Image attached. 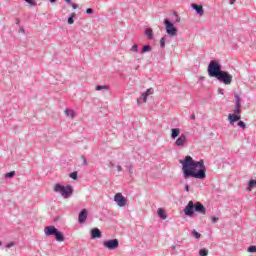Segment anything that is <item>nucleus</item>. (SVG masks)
Returning a JSON list of instances; mask_svg holds the SVG:
<instances>
[{
    "label": "nucleus",
    "mask_w": 256,
    "mask_h": 256,
    "mask_svg": "<svg viewBox=\"0 0 256 256\" xmlns=\"http://www.w3.org/2000/svg\"><path fill=\"white\" fill-rule=\"evenodd\" d=\"M182 164V173L184 179H200L203 180L207 177V167L205 166V161L201 159L200 161L193 160V157L186 156L183 160L179 161Z\"/></svg>",
    "instance_id": "nucleus-1"
},
{
    "label": "nucleus",
    "mask_w": 256,
    "mask_h": 256,
    "mask_svg": "<svg viewBox=\"0 0 256 256\" xmlns=\"http://www.w3.org/2000/svg\"><path fill=\"white\" fill-rule=\"evenodd\" d=\"M196 213H200V215H207V208L201 202L194 203L193 201H189L186 207L184 208V214L187 217H193Z\"/></svg>",
    "instance_id": "nucleus-2"
},
{
    "label": "nucleus",
    "mask_w": 256,
    "mask_h": 256,
    "mask_svg": "<svg viewBox=\"0 0 256 256\" xmlns=\"http://www.w3.org/2000/svg\"><path fill=\"white\" fill-rule=\"evenodd\" d=\"M54 193H60L64 199H69L73 195V186L56 183L53 187Z\"/></svg>",
    "instance_id": "nucleus-3"
},
{
    "label": "nucleus",
    "mask_w": 256,
    "mask_h": 256,
    "mask_svg": "<svg viewBox=\"0 0 256 256\" xmlns=\"http://www.w3.org/2000/svg\"><path fill=\"white\" fill-rule=\"evenodd\" d=\"M221 63L219 60H212L208 65V75L209 77H214L215 79L218 78L219 74L222 72Z\"/></svg>",
    "instance_id": "nucleus-4"
},
{
    "label": "nucleus",
    "mask_w": 256,
    "mask_h": 256,
    "mask_svg": "<svg viewBox=\"0 0 256 256\" xmlns=\"http://www.w3.org/2000/svg\"><path fill=\"white\" fill-rule=\"evenodd\" d=\"M216 79H218L220 83H224V85H231V83H233V75L224 70L218 74Z\"/></svg>",
    "instance_id": "nucleus-5"
},
{
    "label": "nucleus",
    "mask_w": 256,
    "mask_h": 256,
    "mask_svg": "<svg viewBox=\"0 0 256 256\" xmlns=\"http://www.w3.org/2000/svg\"><path fill=\"white\" fill-rule=\"evenodd\" d=\"M103 246L106 249H109V251H114V249H117L119 247V240L118 239L106 240L103 242Z\"/></svg>",
    "instance_id": "nucleus-6"
},
{
    "label": "nucleus",
    "mask_w": 256,
    "mask_h": 256,
    "mask_svg": "<svg viewBox=\"0 0 256 256\" xmlns=\"http://www.w3.org/2000/svg\"><path fill=\"white\" fill-rule=\"evenodd\" d=\"M114 201L118 207H125V205H127V198H125L121 193L115 194Z\"/></svg>",
    "instance_id": "nucleus-7"
},
{
    "label": "nucleus",
    "mask_w": 256,
    "mask_h": 256,
    "mask_svg": "<svg viewBox=\"0 0 256 256\" xmlns=\"http://www.w3.org/2000/svg\"><path fill=\"white\" fill-rule=\"evenodd\" d=\"M164 25L166 33H177V27H175V24L168 18L164 19Z\"/></svg>",
    "instance_id": "nucleus-8"
},
{
    "label": "nucleus",
    "mask_w": 256,
    "mask_h": 256,
    "mask_svg": "<svg viewBox=\"0 0 256 256\" xmlns=\"http://www.w3.org/2000/svg\"><path fill=\"white\" fill-rule=\"evenodd\" d=\"M176 147H185L187 145V135L181 134L175 141Z\"/></svg>",
    "instance_id": "nucleus-9"
},
{
    "label": "nucleus",
    "mask_w": 256,
    "mask_h": 256,
    "mask_svg": "<svg viewBox=\"0 0 256 256\" xmlns=\"http://www.w3.org/2000/svg\"><path fill=\"white\" fill-rule=\"evenodd\" d=\"M176 35H177V33H168V35L162 37L160 39L161 49H165V42L168 41V39H173V37H175Z\"/></svg>",
    "instance_id": "nucleus-10"
},
{
    "label": "nucleus",
    "mask_w": 256,
    "mask_h": 256,
    "mask_svg": "<svg viewBox=\"0 0 256 256\" xmlns=\"http://www.w3.org/2000/svg\"><path fill=\"white\" fill-rule=\"evenodd\" d=\"M59 229H57L55 226H47L44 229V233L46 237H51V235H55Z\"/></svg>",
    "instance_id": "nucleus-11"
},
{
    "label": "nucleus",
    "mask_w": 256,
    "mask_h": 256,
    "mask_svg": "<svg viewBox=\"0 0 256 256\" xmlns=\"http://www.w3.org/2000/svg\"><path fill=\"white\" fill-rule=\"evenodd\" d=\"M191 7L195 11L196 15H200V16L204 15L205 10H203V6L202 5H198V4L192 3Z\"/></svg>",
    "instance_id": "nucleus-12"
},
{
    "label": "nucleus",
    "mask_w": 256,
    "mask_h": 256,
    "mask_svg": "<svg viewBox=\"0 0 256 256\" xmlns=\"http://www.w3.org/2000/svg\"><path fill=\"white\" fill-rule=\"evenodd\" d=\"M228 121H230V125H235L237 121H241V114H229Z\"/></svg>",
    "instance_id": "nucleus-13"
},
{
    "label": "nucleus",
    "mask_w": 256,
    "mask_h": 256,
    "mask_svg": "<svg viewBox=\"0 0 256 256\" xmlns=\"http://www.w3.org/2000/svg\"><path fill=\"white\" fill-rule=\"evenodd\" d=\"M87 209H82L78 215V222L79 223H85V221H87Z\"/></svg>",
    "instance_id": "nucleus-14"
},
{
    "label": "nucleus",
    "mask_w": 256,
    "mask_h": 256,
    "mask_svg": "<svg viewBox=\"0 0 256 256\" xmlns=\"http://www.w3.org/2000/svg\"><path fill=\"white\" fill-rule=\"evenodd\" d=\"M91 239H101V230L94 228L91 230Z\"/></svg>",
    "instance_id": "nucleus-15"
},
{
    "label": "nucleus",
    "mask_w": 256,
    "mask_h": 256,
    "mask_svg": "<svg viewBox=\"0 0 256 256\" xmlns=\"http://www.w3.org/2000/svg\"><path fill=\"white\" fill-rule=\"evenodd\" d=\"M180 134H181V129H179V128L171 129V139H173V140L177 139Z\"/></svg>",
    "instance_id": "nucleus-16"
},
{
    "label": "nucleus",
    "mask_w": 256,
    "mask_h": 256,
    "mask_svg": "<svg viewBox=\"0 0 256 256\" xmlns=\"http://www.w3.org/2000/svg\"><path fill=\"white\" fill-rule=\"evenodd\" d=\"M54 236H55L56 241H58V242L65 241V235H63L62 232L59 230L54 234Z\"/></svg>",
    "instance_id": "nucleus-17"
},
{
    "label": "nucleus",
    "mask_w": 256,
    "mask_h": 256,
    "mask_svg": "<svg viewBox=\"0 0 256 256\" xmlns=\"http://www.w3.org/2000/svg\"><path fill=\"white\" fill-rule=\"evenodd\" d=\"M147 94L142 93L141 97L137 99V105H141V103H147Z\"/></svg>",
    "instance_id": "nucleus-18"
},
{
    "label": "nucleus",
    "mask_w": 256,
    "mask_h": 256,
    "mask_svg": "<svg viewBox=\"0 0 256 256\" xmlns=\"http://www.w3.org/2000/svg\"><path fill=\"white\" fill-rule=\"evenodd\" d=\"M65 115H67V117H71V119H75V111L74 110H69L66 109L64 111Z\"/></svg>",
    "instance_id": "nucleus-19"
},
{
    "label": "nucleus",
    "mask_w": 256,
    "mask_h": 256,
    "mask_svg": "<svg viewBox=\"0 0 256 256\" xmlns=\"http://www.w3.org/2000/svg\"><path fill=\"white\" fill-rule=\"evenodd\" d=\"M158 216L160 219H167V215L165 214V210L163 208L158 209Z\"/></svg>",
    "instance_id": "nucleus-20"
},
{
    "label": "nucleus",
    "mask_w": 256,
    "mask_h": 256,
    "mask_svg": "<svg viewBox=\"0 0 256 256\" xmlns=\"http://www.w3.org/2000/svg\"><path fill=\"white\" fill-rule=\"evenodd\" d=\"M151 52V45H144L140 53H149Z\"/></svg>",
    "instance_id": "nucleus-21"
},
{
    "label": "nucleus",
    "mask_w": 256,
    "mask_h": 256,
    "mask_svg": "<svg viewBox=\"0 0 256 256\" xmlns=\"http://www.w3.org/2000/svg\"><path fill=\"white\" fill-rule=\"evenodd\" d=\"M234 97H235V99H236L235 106L241 107V97L239 96V94L235 93V94H234Z\"/></svg>",
    "instance_id": "nucleus-22"
},
{
    "label": "nucleus",
    "mask_w": 256,
    "mask_h": 256,
    "mask_svg": "<svg viewBox=\"0 0 256 256\" xmlns=\"http://www.w3.org/2000/svg\"><path fill=\"white\" fill-rule=\"evenodd\" d=\"M199 255L200 256H207V255H209V250H207V248H201L199 250Z\"/></svg>",
    "instance_id": "nucleus-23"
},
{
    "label": "nucleus",
    "mask_w": 256,
    "mask_h": 256,
    "mask_svg": "<svg viewBox=\"0 0 256 256\" xmlns=\"http://www.w3.org/2000/svg\"><path fill=\"white\" fill-rule=\"evenodd\" d=\"M172 15H174L175 19V23H180L181 22V17H179V14H177V12L173 11Z\"/></svg>",
    "instance_id": "nucleus-24"
},
{
    "label": "nucleus",
    "mask_w": 256,
    "mask_h": 256,
    "mask_svg": "<svg viewBox=\"0 0 256 256\" xmlns=\"http://www.w3.org/2000/svg\"><path fill=\"white\" fill-rule=\"evenodd\" d=\"M15 177V171H11L5 174L6 179H13Z\"/></svg>",
    "instance_id": "nucleus-25"
},
{
    "label": "nucleus",
    "mask_w": 256,
    "mask_h": 256,
    "mask_svg": "<svg viewBox=\"0 0 256 256\" xmlns=\"http://www.w3.org/2000/svg\"><path fill=\"white\" fill-rule=\"evenodd\" d=\"M192 235L195 237V239H201V234L195 229L192 230Z\"/></svg>",
    "instance_id": "nucleus-26"
},
{
    "label": "nucleus",
    "mask_w": 256,
    "mask_h": 256,
    "mask_svg": "<svg viewBox=\"0 0 256 256\" xmlns=\"http://www.w3.org/2000/svg\"><path fill=\"white\" fill-rule=\"evenodd\" d=\"M103 89H109V86L107 85H97L96 91H103Z\"/></svg>",
    "instance_id": "nucleus-27"
},
{
    "label": "nucleus",
    "mask_w": 256,
    "mask_h": 256,
    "mask_svg": "<svg viewBox=\"0 0 256 256\" xmlns=\"http://www.w3.org/2000/svg\"><path fill=\"white\" fill-rule=\"evenodd\" d=\"M232 115H241V106H235L234 113Z\"/></svg>",
    "instance_id": "nucleus-28"
},
{
    "label": "nucleus",
    "mask_w": 256,
    "mask_h": 256,
    "mask_svg": "<svg viewBox=\"0 0 256 256\" xmlns=\"http://www.w3.org/2000/svg\"><path fill=\"white\" fill-rule=\"evenodd\" d=\"M153 93H155V90H153V88H149L144 92L147 97H149V95H153Z\"/></svg>",
    "instance_id": "nucleus-29"
},
{
    "label": "nucleus",
    "mask_w": 256,
    "mask_h": 256,
    "mask_svg": "<svg viewBox=\"0 0 256 256\" xmlns=\"http://www.w3.org/2000/svg\"><path fill=\"white\" fill-rule=\"evenodd\" d=\"M125 167L130 173V175H133V164H127Z\"/></svg>",
    "instance_id": "nucleus-30"
},
{
    "label": "nucleus",
    "mask_w": 256,
    "mask_h": 256,
    "mask_svg": "<svg viewBox=\"0 0 256 256\" xmlns=\"http://www.w3.org/2000/svg\"><path fill=\"white\" fill-rule=\"evenodd\" d=\"M238 127H241V129H247V124H245V122H243V121H239Z\"/></svg>",
    "instance_id": "nucleus-31"
},
{
    "label": "nucleus",
    "mask_w": 256,
    "mask_h": 256,
    "mask_svg": "<svg viewBox=\"0 0 256 256\" xmlns=\"http://www.w3.org/2000/svg\"><path fill=\"white\" fill-rule=\"evenodd\" d=\"M77 175H78L77 171H75V172L70 173L69 177L71 179H74V181H77Z\"/></svg>",
    "instance_id": "nucleus-32"
},
{
    "label": "nucleus",
    "mask_w": 256,
    "mask_h": 256,
    "mask_svg": "<svg viewBox=\"0 0 256 256\" xmlns=\"http://www.w3.org/2000/svg\"><path fill=\"white\" fill-rule=\"evenodd\" d=\"M26 3H28L30 7H35V5H37V2L35 0H27Z\"/></svg>",
    "instance_id": "nucleus-33"
},
{
    "label": "nucleus",
    "mask_w": 256,
    "mask_h": 256,
    "mask_svg": "<svg viewBox=\"0 0 256 256\" xmlns=\"http://www.w3.org/2000/svg\"><path fill=\"white\" fill-rule=\"evenodd\" d=\"M248 253H256V246L248 247Z\"/></svg>",
    "instance_id": "nucleus-34"
},
{
    "label": "nucleus",
    "mask_w": 256,
    "mask_h": 256,
    "mask_svg": "<svg viewBox=\"0 0 256 256\" xmlns=\"http://www.w3.org/2000/svg\"><path fill=\"white\" fill-rule=\"evenodd\" d=\"M131 51H134V53L139 52V48H138L137 44H134V45L132 46Z\"/></svg>",
    "instance_id": "nucleus-35"
},
{
    "label": "nucleus",
    "mask_w": 256,
    "mask_h": 256,
    "mask_svg": "<svg viewBox=\"0 0 256 256\" xmlns=\"http://www.w3.org/2000/svg\"><path fill=\"white\" fill-rule=\"evenodd\" d=\"M86 13H87V15H93V13H95V12L93 11L92 8H87Z\"/></svg>",
    "instance_id": "nucleus-36"
},
{
    "label": "nucleus",
    "mask_w": 256,
    "mask_h": 256,
    "mask_svg": "<svg viewBox=\"0 0 256 256\" xmlns=\"http://www.w3.org/2000/svg\"><path fill=\"white\" fill-rule=\"evenodd\" d=\"M73 23H75V20L73 19V17L69 16L68 25H73Z\"/></svg>",
    "instance_id": "nucleus-37"
},
{
    "label": "nucleus",
    "mask_w": 256,
    "mask_h": 256,
    "mask_svg": "<svg viewBox=\"0 0 256 256\" xmlns=\"http://www.w3.org/2000/svg\"><path fill=\"white\" fill-rule=\"evenodd\" d=\"M81 159L83 161V165L84 167H87L88 163H87V158H85V156H81Z\"/></svg>",
    "instance_id": "nucleus-38"
},
{
    "label": "nucleus",
    "mask_w": 256,
    "mask_h": 256,
    "mask_svg": "<svg viewBox=\"0 0 256 256\" xmlns=\"http://www.w3.org/2000/svg\"><path fill=\"white\" fill-rule=\"evenodd\" d=\"M7 249H11V247H15V242H9L7 245H6Z\"/></svg>",
    "instance_id": "nucleus-39"
},
{
    "label": "nucleus",
    "mask_w": 256,
    "mask_h": 256,
    "mask_svg": "<svg viewBox=\"0 0 256 256\" xmlns=\"http://www.w3.org/2000/svg\"><path fill=\"white\" fill-rule=\"evenodd\" d=\"M219 221V218L218 217H215V216H212L211 217V222L212 223H217Z\"/></svg>",
    "instance_id": "nucleus-40"
},
{
    "label": "nucleus",
    "mask_w": 256,
    "mask_h": 256,
    "mask_svg": "<svg viewBox=\"0 0 256 256\" xmlns=\"http://www.w3.org/2000/svg\"><path fill=\"white\" fill-rule=\"evenodd\" d=\"M144 33H153L152 28H145Z\"/></svg>",
    "instance_id": "nucleus-41"
},
{
    "label": "nucleus",
    "mask_w": 256,
    "mask_h": 256,
    "mask_svg": "<svg viewBox=\"0 0 256 256\" xmlns=\"http://www.w3.org/2000/svg\"><path fill=\"white\" fill-rule=\"evenodd\" d=\"M72 9H78L79 8V5L75 4V3H72L70 4Z\"/></svg>",
    "instance_id": "nucleus-42"
},
{
    "label": "nucleus",
    "mask_w": 256,
    "mask_h": 256,
    "mask_svg": "<svg viewBox=\"0 0 256 256\" xmlns=\"http://www.w3.org/2000/svg\"><path fill=\"white\" fill-rule=\"evenodd\" d=\"M218 93H219V95H224L225 90H223L222 88H219L218 89Z\"/></svg>",
    "instance_id": "nucleus-43"
},
{
    "label": "nucleus",
    "mask_w": 256,
    "mask_h": 256,
    "mask_svg": "<svg viewBox=\"0 0 256 256\" xmlns=\"http://www.w3.org/2000/svg\"><path fill=\"white\" fill-rule=\"evenodd\" d=\"M184 191H187V193H189V184H185Z\"/></svg>",
    "instance_id": "nucleus-44"
},
{
    "label": "nucleus",
    "mask_w": 256,
    "mask_h": 256,
    "mask_svg": "<svg viewBox=\"0 0 256 256\" xmlns=\"http://www.w3.org/2000/svg\"><path fill=\"white\" fill-rule=\"evenodd\" d=\"M148 39H153V33H146Z\"/></svg>",
    "instance_id": "nucleus-45"
},
{
    "label": "nucleus",
    "mask_w": 256,
    "mask_h": 256,
    "mask_svg": "<svg viewBox=\"0 0 256 256\" xmlns=\"http://www.w3.org/2000/svg\"><path fill=\"white\" fill-rule=\"evenodd\" d=\"M116 169H117V171H123V167H121V165H117Z\"/></svg>",
    "instance_id": "nucleus-46"
},
{
    "label": "nucleus",
    "mask_w": 256,
    "mask_h": 256,
    "mask_svg": "<svg viewBox=\"0 0 256 256\" xmlns=\"http://www.w3.org/2000/svg\"><path fill=\"white\" fill-rule=\"evenodd\" d=\"M65 3H67L68 5H73V1L72 0H65Z\"/></svg>",
    "instance_id": "nucleus-47"
},
{
    "label": "nucleus",
    "mask_w": 256,
    "mask_h": 256,
    "mask_svg": "<svg viewBox=\"0 0 256 256\" xmlns=\"http://www.w3.org/2000/svg\"><path fill=\"white\" fill-rule=\"evenodd\" d=\"M70 17H72V19H74V17H77V14L75 12L71 13Z\"/></svg>",
    "instance_id": "nucleus-48"
},
{
    "label": "nucleus",
    "mask_w": 256,
    "mask_h": 256,
    "mask_svg": "<svg viewBox=\"0 0 256 256\" xmlns=\"http://www.w3.org/2000/svg\"><path fill=\"white\" fill-rule=\"evenodd\" d=\"M19 33H25V28L21 27Z\"/></svg>",
    "instance_id": "nucleus-49"
},
{
    "label": "nucleus",
    "mask_w": 256,
    "mask_h": 256,
    "mask_svg": "<svg viewBox=\"0 0 256 256\" xmlns=\"http://www.w3.org/2000/svg\"><path fill=\"white\" fill-rule=\"evenodd\" d=\"M236 0H230V5H235Z\"/></svg>",
    "instance_id": "nucleus-50"
},
{
    "label": "nucleus",
    "mask_w": 256,
    "mask_h": 256,
    "mask_svg": "<svg viewBox=\"0 0 256 256\" xmlns=\"http://www.w3.org/2000/svg\"><path fill=\"white\" fill-rule=\"evenodd\" d=\"M50 3H57V0H49Z\"/></svg>",
    "instance_id": "nucleus-51"
},
{
    "label": "nucleus",
    "mask_w": 256,
    "mask_h": 256,
    "mask_svg": "<svg viewBox=\"0 0 256 256\" xmlns=\"http://www.w3.org/2000/svg\"><path fill=\"white\" fill-rule=\"evenodd\" d=\"M110 167H115V164H113V162H110Z\"/></svg>",
    "instance_id": "nucleus-52"
},
{
    "label": "nucleus",
    "mask_w": 256,
    "mask_h": 256,
    "mask_svg": "<svg viewBox=\"0 0 256 256\" xmlns=\"http://www.w3.org/2000/svg\"><path fill=\"white\" fill-rule=\"evenodd\" d=\"M172 251H175V245L171 246Z\"/></svg>",
    "instance_id": "nucleus-53"
},
{
    "label": "nucleus",
    "mask_w": 256,
    "mask_h": 256,
    "mask_svg": "<svg viewBox=\"0 0 256 256\" xmlns=\"http://www.w3.org/2000/svg\"><path fill=\"white\" fill-rule=\"evenodd\" d=\"M191 119H195V114H192V115H191Z\"/></svg>",
    "instance_id": "nucleus-54"
},
{
    "label": "nucleus",
    "mask_w": 256,
    "mask_h": 256,
    "mask_svg": "<svg viewBox=\"0 0 256 256\" xmlns=\"http://www.w3.org/2000/svg\"><path fill=\"white\" fill-rule=\"evenodd\" d=\"M203 79H204L203 77H200V81H203Z\"/></svg>",
    "instance_id": "nucleus-55"
},
{
    "label": "nucleus",
    "mask_w": 256,
    "mask_h": 256,
    "mask_svg": "<svg viewBox=\"0 0 256 256\" xmlns=\"http://www.w3.org/2000/svg\"><path fill=\"white\" fill-rule=\"evenodd\" d=\"M17 25H19V20L17 21Z\"/></svg>",
    "instance_id": "nucleus-56"
},
{
    "label": "nucleus",
    "mask_w": 256,
    "mask_h": 256,
    "mask_svg": "<svg viewBox=\"0 0 256 256\" xmlns=\"http://www.w3.org/2000/svg\"><path fill=\"white\" fill-rule=\"evenodd\" d=\"M1 245H2V243H1V241H0V247H1Z\"/></svg>",
    "instance_id": "nucleus-57"
},
{
    "label": "nucleus",
    "mask_w": 256,
    "mask_h": 256,
    "mask_svg": "<svg viewBox=\"0 0 256 256\" xmlns=\"http://www.w3.org/2000/svg\"><path fill=\"white\" fill-rule=\"evenodd\" d=\"M24 1L27 3L28 0H24Z\"/></svg>",
    "instance_id": "nucleus-58"
}]
</instances>
